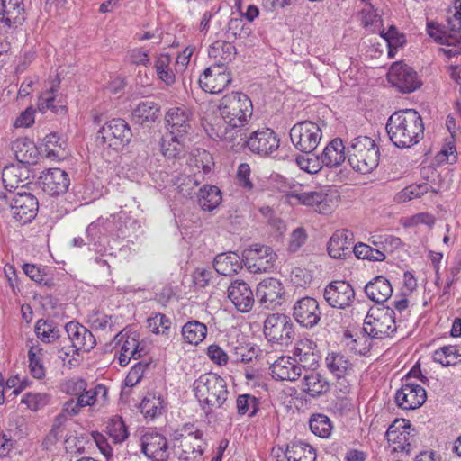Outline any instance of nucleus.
I'll list each match as a JSON object with an SVG mask.
<instances>
[{
    "mask_svg": "<svg viewBox=\"0 0 461 461\" xmlns=\"http://www.w3.org/2000/svg\"><path fill=\"white\" fill-rule=\"evenodd\" d=\"M352 233L347 230H337L328 243V253L333 258H340L349 254L352 248Z\"/></svg>",
    "mask_w": 461,
    "mask_h": 461,
    "instance_id": "36",
    "label": "nucleus"
},
{
    "mask_svg": "<svg viewBox=\"0 0 461 461\" xmlns=\"http://www.w3.org/2000/svg\"><path fill=\"white\" fill-rule=\"evenodd\" d=\"M149 363L140 361L135 364L129 371L124 384L126 387L131 388L140 382L143 377L144 372L149 367Z\"/></svg>",
    "mask_w": 461,
    "mask_h": 461,
    "instance_id": "62",
    "label": "nucleus"
},
{
    "mask_svg": "<svg viewBox=\"0 0 461 461\" xmlns=\"http://www.w3.org/2000/svg\"><path fill=\"white\" fill-rule=\"evenodd\" d=\"M189 170L192 174L196 172L198 175L209 174L213 166L212 155L204 150L198 149L197 153L194 154L189 160Z\"/></svg>",
    "mask_w": 461,
    "mask_h": 461,
    "instance_id": "47",
    "label": "nucleus"
},
{
    "mask_svg": "<svg viewBox=\"0 0 461 461\" xmlns=\"http://www.w3.org/2000/svg\"><path fill=\"white\" fill-rule=\"evenodd\" d=\"M69 342L78 351L89 352L95 346V339L92 332L77 321H69L65 325Z\"/></svg>",
    "mask_w": 461,
    "mask_h": 461,
    "instance_id": "27",
    "label": "nucleus"
},
{
    "mask_svg": "<svg viewBox=\"0 0 461 461\" xmlns=\"http://www.w3.org/2000/svg\"><path fill=\"white\" fill-rule=\"evenodd\" d=\"M42 348H31L28 352L29 368L34 378L41 379L45 376V367L43 365Z\"/></svg>",
    "mask_w": 461,
    "mask_h": 461,
    "instance_id": "56",
    "label": "nucleus"
},
{
    "mask_svg": "<svg viewBox=\"0 0 461 461\" xmlns=\"http://www.w3.org/2000/svg\"><path fill=\"white\" fill-rule=\"evenodd\" d=\"M193 386L194 395L206 415L221 408L230 394L225 379L212 372L201 375Z\"/></svg>",
    "mask_w": 461,
    "mask_h": 461,
    "instance_id": "3",
    "label": "nucleus"
},
{
    "mask_svg": "<svg viewBox=\"0 0 461 461\" xmlns=\"http://www.w3.org/2000/svg\"><path fill=\"white\" fill-rule=\"evenodd\" d=\"M308 239L306 230L303 227H298L294 230L287 242V251L289 253H296L305 244Z\"/></svg>",
    "mask_w": 461,
    "mask_h": 461,
    "instance_id": "60",
    "label": "nucleus"
},
{
    "mask_svg": "<svg viewBox=\"0 0 461 461\" xmlns=\"http://www.w3.org/2000/svg\"><path fill=\"white\" fill-rule=\"evenodd\" d=\"M0 21L6 25L21 24L24 21L23 0H0Z\"/></svg>",
    "mask_w": 461,
    "mask_h": 461,
    "instance_id": "34",
    "label": "nucleus"
},
{
    "mask_svg": "<svg viewBox=\"0 0 461 461\" xmlns=\"http://www.w3.org/2000/svg\"><path fill=\"white\" fill-rule=\"evenodd\" d=\"M58 357L63 361L64 365L75 366L79 362V351L72 343L64 345L58 348Z\"/></svg>",
    "mask_w": 461,
    "mask_h": 461,
    "instance_id": "61",
    "label": "nucleus"
},
{
    "mask_svg": "<svg viewBox=\"0 0 461 461\" xmlns=\"http://www.w3.org/2000/svg\"><path fill=\"white\" fill-rule=\"evenodd\" d=\"M9 209L16 221L26 224L36 217L39 203L37 198L30 193H16L12 197V204Z\"/></svg>",
    "mask_w": 461,
    "mask_h": 461,
    "instance_id": "16",
    "label": "nucleus"
},
{
    "mask_svg": "<svg viewBox=\"0 0 461 461\" xmlns=\"http://www.w3.org/2000/svg\"><path fill=\"white\" fill-rule=\"evenodd\" d=\"M303 387L309 395L314 397L326 393L330 388V384L322 375L311 372L303 377Z\"/></svg>",
    "mask_w": 461,
    "mask_h": 461,
    "instance_id": "45",
    "label": "nucleus"
},
{
    "mask_svg": "<svg viewBox=\"0 0 461 461\" xmlns=\"http://www.w3.org/2000/svg\"><path fill=\"white\" fill-rule=\"evenodd\" d=\"M108 402V388L103 384H95L86 386L77 399L70 398L63 403V411L69 417L77 416L84 408H101Z\"/></svg>",
    "mask_w": 461,
    "mask_h": 461,
    "instance_id": "7",
    "label": "nucleus"
},
{
    "mask_svg": "<svg viewBox=\"0 0 461 461\" xmlns=\"http://www.w3.org/2000/svg\"><path fill=\"white\" fill-rule=\"evenodd\" d=\"M284 287L276 278H266L259 282L256 289V296L263 308L274 309L281 305Z\"/></svg>",
    "mask_w": 461,
    "mask_h": 461,
    "instance_id": "21",
    "label": "nucleus"
},
{
    "mask_svg": "<svg viewBox=\"0 0 461 461\" xmlns=\"http://www.w3.org/2000/svg\"><path fill=\"white\" fill-rule=\"evenodd\" d=\"M231 82L227 67L211 65L199 77L200 87L210 94L222 92Z\"/></svg>",
    "mask_w": 461,
    "mask_h": 461,
    "instance_id": "17",
    "label": "nucleus"
},
{
    "mask_svg": "<svg viewBox=\"0 0 461 461\" xmlns=\"http://www.w3.org/2000/svg\"><path fill=\"white\" fill-rule=\"evenodd\" d=\"M325 366L327 369L338 379L345 378L349 375L354 366L349 358L340 352H329L325 357Z\"/></svg>",
    "mask_w": 461,
    "mask_h": 461,
    "instance_id": "35",
    "label": "nucleus"
},
{
    "mask_svg": "<svg viewBox=\"0 0 461 461\" xmlns=\"http://www.w3.org/2000/svg\"><path fill=\"white\" fill-rule=\"evenodd\" d=\"M243 264L244 260L239 254L229 252L217 255L213 261V267L218 274L230 276L241 270Z\"/></svg>",
    "mask_w": 461,
    "mask_h": 461,
    "instance_id": "32",
    "label": "nucleus"
},
{
    "mask_svg": "<svg viewBox=\"0 0 461 461\" xmlns=\"http://www.w3.org/2000/svg\"><path fill=\"white\" fill-rule=\"evenodd\" d=\"M171 62L172 59L169 54L161 53L156 58L154 64L158 79L167 86L176 83V75L170 67Z\"/></svg>",
    "mask_w": 461,
    "mask_h": 461,
    "instance_id": "42",
    "label": "nucleus"
},
{
    "mask_svg": "<svg viewBox=\"0 0 461 461\" xmlns=\"http://www.w3.org/2000/svg\"><path fill=\"white\" fill-rule=\"evenodd\" d=\"M295 197L304 205L315 206L323 203L327 194L320 191H312L298 194Z\"/></svg>",
    "mask_w": 461,
    "mask_h": 461,
    "instance_id": "64",
    "label": "nucleus"
},
{
    "mask_svg": "<svg viewBox=\"0 0 461 461\" xmlns=\"http://www.w3.org/2000/svg\"><path fill=\"white\" fill-rule=\"evenodd\" d=\"M323 297L330 306L345 309L353 303L355 291L346 281H333L324 288Z\"/></svg>",
    "mask_w": 461,
    "mask_h": 461,
    "instance_id": "18",
    "label": "nucleus"
},
{
    "mask_svg": "<svg viewBox=\"0 0 461 461\" xmlns=\"http://www.w3.org/2000/svg\"><path fill=\"white\" fill-rule=\"evenodd\" d=\"M220 118L208 123L205 131L210 138L229 145L232 149L244 147V126L253 113L249 97L240 92L225 95L219 104Z\"/></svg>",
    "mask_w": 461,
    "mask_h": 461,
    "instance_id": "1",
    "label": "nucleus"
},
{
    "mask_svg": "<svg viewBox=\"0 0 461 461\" xmlns=\"http://www.w3.org/2000/svg\"><path fill=\"white\" fill-rule=\"evenodd\" d=\"M160 107L155 102H140L133 110L132 117L139 123L154 122L159 115Z\"/></svg>",
    "mask_w": 461,
    "mask_h": 461,
    "instance_id": "43",
    "label": "nucleus"
},
{
    "mask_svg": "<svg viewBox=\"0 0 461 461\" xmlns=\"http://www.w3.org/2000/svg\"><path fill=\"white\" fill-rule=\"evenodd\" d=\"M398 422L396 420L390 425L385 433L388 447L392 453L402 452L409 454L411 447V425H406L404 420L401 421V424L404 425L397 426Z\"/></svg>",
    "mask_w": 461,
    "mask_h": 461,
    "instance_id": "25",
    "label": "nucleus"
},
{
    "mask_svg": "<svg viewBox=\"0 0 461 461\" xmlns=\"http://www.w3.org/2000/svg\"><path fill=\"white\" fill-rule=\"evenodd\" d=\"M291 357L282 356L270 366L271 375L279 381H295L302 375L301 366Z\"/></svg>",
    "mask_w": 461,
    "mask_h": 461,
    "instance_id": "28",
    "label": "nucleus"
},
{
    "mask_svg": "<svg viewBox=\"0 0 461 461\" xmlns=\"http://www.w3.org/2000/svg\"><path fill=\"white\" fill-rule=\"evenodd\" d=\"M311 431L316 436L327 438L332 431L330 420L324 414H314L309 421Z\"/></svg>",
    "mask_w": 461,
    "mask_h": 461,
    "instance_id": "54",
    "label": "nucleus"
},
{
    "mask_svg": "<svg viewBox=\"0 0 461 461\" xmlns=\"http://www.w3.org/2000/svg\"><path fill=\"white\" fill-rule=\"evenodd\" d=\"M42 190L49 195H59L68 191L70 179L67 172L60 168H50L40 176Z\"/></svg>",
    "mask_w": 461,
    "mask_h": 461,
    "instance_id": "26",
    "label": "nucleus"
},
{
    "mask_svg": "<svg viewBox=\"0 0 461 461\" xmlns=\"http://www.w3.org/2000/svg\"><path fill=\"white\" fill-rule=\"evenodd\" d=\"M115 338L118 339V343L122 344L118 357L120 366H126L131 359H139L146 354L137 333L121 331Z\"/></svg>",
    "mask_w": 461,
    "mask_h": 461,
    "instance_id": "23",
    "label": "nucleus"
},
{
    "mask_svg": "<svg viewBox=\"0 0 461 461\" xmlns=\"http://www.w3.org/2000/svg\"><path fill=\"white\" fill-rule=\"evenodd\" d=\"M461 31L446 32V30L437 23H427V33L437 43L446 45L447 48H441L439 51L447 57L451 58L461 54Z\"/></svg>",
    "mask_w": 461,
    "mask_h": 461,
    "instance_id": "14",
    "label": "nucleus"
},
{
    "mask_svg": "<svg viewBox=\"0 0 461 461\" xmlns=\"http://www.w3.org/2000/svg\"><path fill=\"white\" fill-rule=\"evenodd\" d=\"M386 131L390 140L398 148H411L424 135V123L414 109L394 112L387 120Z\"/></svg>",
    "mask_w": 461,
    "mask_h": 461,
    "instance_id": "2",
    "label": "nucleus"
},
{
    "mask_svg": "<svg viewBox=\"0 0 461 461\" xmlns=\"http://www.w3.org/2000/svg\"><path fill=\"white\" fill-rule=\"evenodd\" d=\"M322 137L319 124L312 121H302L290 129V139L294 148L305 154L312 153Z\"/></svg>",
    "mask_w": 461,
    "mask_h": 461,
    "instance_id": "10",
    "label": "nucleus"
},
{
    "mask_svg": "<svg viewBox=\"0 0 461 461\" xmlns=\"http://www.w3.org/2000/svg\"><path fill=\"white\" fill-rule=\"evenodd\" d=\"M321 312L316 299L305 296L295 301L293 306V316L303 327L312 328L321 320Z\"/></svg>",
    "mask_w": 461,
    "mask_h": 461,
    "instance_id": "20",
    "label": "nucleus"
},
{
    "mask_svg": "<svg viewBox=\"0 0 461 461\" xmlns=\"http://www.w3.org/2000/svg\"><path fill=\"white\" fill-rule=\"evenodd\" d=\"M316 348V343L309 339H303L296 342L293 354L301 367L313 369L318 366L320 356Z\"/></svg>",
    "mask_w": 461,
    "mask_h": 461,
    "instance_id": "29",
    "label": "nucleus"
},
{
    "mask_svg": "<svg viewBox=\"0 0 461 461\" xmlns=\"http://www.w3.org/2000/svg\"><path fill=\"white\" fill-rule=\"evenodd\" d=\"M227 296L236 310L242 313L249 312L255 303L253 291L242 280H235L228 286Z\"/></svg>",
    "mask_w": 461,
    "mask_h": 461,
    "instance_id": "24",
    "label": "nucleus"
},
{
    "mask_svg": "<svg viewBox=\"0 0 461 461\" xmlns=\"http://www.w3.org/2000/svg\"><path fill=\"white\" fill-rule=\"evenodd\" d=\"M38 108L41 113L50 111L53 113H63L66 109L61 98L58 99L57 96L54 95L52 88L41 94L39 97Z\"/></svg>",
    "mask_w": 461,
    "mask_h": 461,
    "instance_id": "52",
    "label": "nucleus"
},
{
    "mask_svg": "<svg viewBox=\"0 0 461 461\" xmlns=\"http://www.w3.org/2000/svg\"><path fill=\"white\" fill-rule=\"evenodd\" d=\"M203 432L194 424H185L179 432L175 433V439L179 440L181 448L179 459L184 461H197L203 455L204 445Z\"/></svg>",
    "mask_w": 461,
    "mask_h": 461,
    "instance_id": "9",
    "label": "nucleus"
},
{
    "mask_svg": "<svg viewBox=\"0 0 461 461\" xmlns=\"http://www.w3.org/2000/svg\"><path fill=\"white\" fill-rule=\"evenodd\" d=\"M296 164L302 170L309 174L318 173L324 166L321 158L312 153L298 156L296 158Z\"/></svg>",
    "mask_w": 461,
    "mask_h": 461,
    "instance_id": "58",
    "label": "nucleus"
},
{
    "mask_svg": "<svg viewBox=\"0 0 461 461\" xmlns=\"http://www.w3.org/2000/svg\"><path fill=\"white\" fill-rule=\"evenodd\" d=\"M436 193V190L432 188L428 183L411 184L399 192L395 199L399 203H405L415 198H420L429 191Z\"/></svg>",
    "mask_w": 461,
    "mask_h": 461,
    "instance_id": "51",
    "label": "nucleus"
},
{
    "mask_svg": "<svg viewBox=\"0 0 461 461\" xmlns=\"http://www.w3.org/2000/svg\"><path fill=\"white\" fill-rule=\"evenodd\" d=\"M132 132L129 124L122 119L107 122L97 132V146L108 154L119 151L131 140Z\"/></svg>",
    "mask_w": 461,
    "mask_h": 461,
    "instance_id": "6",
    "label": "nucleus"
},
{
    "mask_svg": "<svg viewBox=\"0 0 461 461\" xmlns=\"http://www.w3.org/2000/svg\"><path fill=\"white\" fill-rule=\"evenodd\" d=\"M388 80L403 93H411L421 86L416 71L402 62H395L391 66Z\"/></svg>",
    "mask_w": 461,
    "mask_h": 461,
    "instance_id": "15",
    "label": "nucleus"
},
{
    "mask_svg": "<svg viewBox=\"0 0 461 461\" xmlns=\"http://www.w3.org/2000/svg\"><path fill=\"white\" fill-rule=\"evenodd\" d=\"M365 293L371 301L383 303L392 296L393 286L385 276H377L366 285Z\"/></svg>",
    "mask_w": 461,
    "mask_h": 461,
    "instance_id": "30",
    "label": "nucleus"
},
{
    "mask_svg": "<svg viewBox=\"0 0 461 461\" xmlns=\"http://www.w3.org/2000/svg\"><path fill=\"white\" fill-rule=\"evenodd\" d=\"M242 18L243 14L232 12L228 17V23L220 30L221 37L226 38L227 40H234L238 36H240L244 27Z\"/></svg>",
    "mask_w": 461,
    "mask_h": 461,
    "instance_id": "49",
    "label": "nucleus"
},
{
    "mask_svg": "<svg viewBox=\"0 0 461 461\" xmlns=\"http://www.w3.org/2000/svg\"><path fill=\"white\" fill-rule=\"evenodd\" d=\"M237 411L240 415L248 414V416H254L258 410V403L256 397L250 394L239 395L236 400Z\"/></svg>",
    "mask_w": 461,
    "mask_h": 461,
    "instance_id": "59",
    "label": "nucleus"
},
{
    "mask_svg": "<svg viewBox=\"0 0 461 461\" xmlns=\"http://www.w3.org/2000/svg\"><path fill=\"white\" fill-rule=\"evenodd\" d=\"M396 330V313L393 308L385 306L370 308L364 320L365 335L372 339H383L392 337Z\"/></svg>",
    "mask_w": 461,
    "mask_h": 461,
    "instance_id": "5",
    "label": "nucleus"
},
{
    "mask_svg": "<svg viewBox=\"0 0 461 461\" xmlns=\"http://www.w3.org/2000/svg\"><path fill=\"white\" fill-rule=\"evenodd\" d=\"M24 274L35 283L43 285H50L51 280L41 269L32 264H24L23 267Z\"/></svg>",
    "mask_w": 461,
    "mask_h": 461,
    "instance_id": "63",
    "label": "nucleus"
},
{
    "mask_svg": "<svg viewBox=\"0 0 461 461\" xmlns=\"http://www.w3.org/2000/svg\"><path fill=\"white\" fill-rule=\"evenodd\" d=\"M276 254L271 247L254 244L243 251L244 265L250 273H266L274 268Z\"/></svg>",
    "mask_w": 461,
    "mask_h": 461,
    "instance_id": "11",
    "label": "nucleus"
},
{
    "mask_svg": "<svg viewBox=\"0 0 461 461\" xmlns=\"http://www.w3.org/2000/svg\"><path fill=\"white\" fill-rule=\"evenodd\" d=\"M203 176L196 172L192 174L183 173L175 176L172 179V185L183 197H190L195 194L196 187L202 183Z\"/></svg>",
    "mask_w": 461,
    "mask_h": 461,
    "instance_id": "39",
    "label": "nucleus"
},
{
    "mask_svg": "<svg viewBox=\"0 0 461 461\" xmlns=\"http://www.w3.org/2000/svg\"><path fill=\"white\" fill-rule=\"evenodd\" d=\"M348 162L353 170L368 174L375 170L380 160V150L375 141L367 136H358L347 146Z\"/></svg>",
    "mask_w": 461,
    "mask_h": 461,
    "instance_id": "4",
    "label": "nucleus"
},
{
    "mask_svg": "<svg viewBox=\"0 0 461 461\" xmlns=\"http://www.w3.org/2000/svg\"><path fill=\"white\" fill-rule=\"evenodd\" d=\"M420 375V370L411 369L395 394V402L402 410H415L420 408L427 399L425 389L415 383L409 382L411 377Z\"/></svg>",
    "mask_w": 461,
    "mask_h": 461,
    "instance_id": "12",
    "label": "nucleus"
},
{
    "mask_svg": "<svg viewBox=\"0 0 461 461\" xmlns=\"http://www.w3.org/2000/svg\"><path fill=\"white\" fill-rule=\"evenodd\" d=\"M245 145L252 153L267 157L279 148L280 140L272 129L262 128L251 132L249 137L246 136Z\"/></svg>",
    "mask_w": 461,
    "mask_h": 461,
    "instance_id": "13",
    "label": "nucleus"
},
{
    "mask_svg": "<svg viewBox=\"0 0 461 461\" xmlns=\"http://www.w3.org/2000/svg\"><path fill=\"white\" fill-rule=\"evenodd\" d=\"M141 450L154 461H167L169 456L167 438L154 430H149L141 437Z\"/></svg>",
    "mask_w": 461,
    "mask_h": 461,
    "instance_id": "22",
    "label": "nucleus"
},
{
    "mask_svg": "<svg viewBox=\"0 0 461 461\" xmlns=\"http://www.w3.org/2000/svg\"><path fill=\"white\" fill-rule=\"evenodd\" d=\"M264 335L272 343L288 346L294 339V325L285 314H269L264 321Z\"/></svg>",
    "mask_w": 461,
    "mask_h": 461,
    "instance_id": "8",
    "label": "nucleus"
},
{
    "mask_svg": "<svg viewBox=\"0 0 461 461\" xmlns=\"http://www.w3.org/2000/svg\"><path fill=\"white\" fill-rule=\"evenodd\" d=\"M35 333L42 342L52 343L60 337L59 327L53 322L45 320H39L35 325Z\"/></svg>",
    "mask_w": 461,
    "mask_h": 461,
    "instance_id": "48",
    "label": "nucleus"
},
{
    "mask_svg": "<svg viewBox=\"0 0 461 461\" xmlns=\"http://www.w3.org/2000/svg\"><path fill=\"white\" fill-rule=\"evenodd\" d=\"M183 137L171 132L167 133L161 140V151L167 158H176L184 152Z\"/></svg>",
    "mask_w": 461,
    "mask_h": 461,
    "instance_id": "46",
    "label": "nucleus"
},
{
    "mask_svg": "<svg viewBox=\"0 0 461 461\" xmlns=\"http://www.w3.org/2000/svg\"><path fill=\"white\" fill-rule=\"evenodd\" d=\"M167 402L161 393H148L142 399L140 408L146 419L153 420L163 414Z\"/></svg>",
    "mask_w": 461,
    "mask_h": 461,
    "instance_id": "38",
    "label": "nucleus"
},
{
    "mask_svg": "<svg viewBox=\"0 0 461 461\" xmlns=\"http://www.w3.org/2000/svg\"><path fill=\"white\" fill-rule=\"evenodd\" d=\"M347 147L341 139L336 138L328 143L321 153V160L325 167L332 168L338 167L345 162L348 158Z\"/></svg>",
    "mask_w": 461,
    "mask_h": 461,
    "instance_id": "33",
    "label": "nucleus"
},
{
    "mask_svg": "<svg viewBox=\"0 0 461 461\" xmlns=\"http://www.w3.org/2000/svg\"><path fill=\"white\" fill-rule=\"evenodd\" d=\"M206 335V325L198 321H190L182 327V336L186 343L198 345Z\"/></svg>",
    "mask_w": 461,
    "mask_h": 461,
    "instance_id": "44",
    "label": "nucleus"
},
{
    "mask_svg": "<svg viewBox=\"0 0 461 461\" xmlns=\"http://www.w3.org/2000/svg\"><path fill=\"white\" fill-rule=\"evenodd\" d=\"M353 252L357 258L370 261H384L385 259L384 252L380 249H374L370 245L362 242L354 245Z\"/></svg>",
    "mask_w": 461,
    "mask_h": 461,
    "instance_id": "57",
    "label": "nucleus"
},
{
    "mask_svg": "<svg viewBox=\"0 0 461 461\" xmlns=\"http://www.w3.org/2000/svg\"><path fill=\"white\" fill-rule=\"evenodd\" d=\"M12 149L17 161L23 165H34L39 157V150L33 141L27 138H19L12 144Z\"/></svg>",
    "mask_w": 461,
    "mask_h": 461,
    "instance_id": "37",
    "label": "nucleus"
},
{
    "mask_svg": "<svg viewBox=\"0 0 461 461\" xmlns=\"http://www.w3.org/2000/svg\"><path fill=\"white\" fill-rule=\"evenodd\" d=\"M193 118V113L188 107L174 106L165 114L166 127L172 134L185 136L192 129Z\"/></svg>",
    "mask_w": 461,
    "mask_h": 461,
    "instance_id": "19",
    "label": "nucleus"
},
{
    "mask_svg": "<svg viewBox=\"0 0 461 461\" xmlns=\"http://www.w3.org/2000/svg\"><path fill=\"white\" fill-rule=\"evenodd\" d=\"M147 326L152 333L168 337L171 328V321L165 314L157 312L153 313L147 319Z\"/></svg>",
    "mask_w": 461,
    "mask_h": 461,
    "instance_id": "55",
    "label": "nucleus"
},
{
    "mask_svg": "<svg viewBox=\"0 0 461 461\" xmlns=\"http://www.w3.org/2000/svg\"><path fill=\"white\" fill-rule=\"evenodd\" d=\"M285 456L287 461H315L317 457L315 449L303 441L288 444Z\"/></svg>",
    "mask_w": 461,
    "mask_h": 461,
    "instance_id": "40",
    "label": "nucleus"
},
{
    "mask_svg": "<svg viewBox=\"0 0 461 461\" xmlns=\"http://www.w3.org/2000/svg\"><path fill=\"white\" fill-rule=\"evenodd\" d=\"M106 431L114 443H122L129 437L127 427L120 416H113L108 420Z\"/></svg>",
    "mask_w": 461,
    "mask_h": 461,
    "instance_id": "53",
    "label": "nucleus"
},
{
    "mask_svg": "<svg viewBox=\"0 0 461 461\" xmlns=\"http://www.w3.org/2000/svg\"><path fill=\"white\" fill-rule=\"evenodd\" d=\"M221 193L215 185H204L198 193V204L207 212L213 211L221 203Z\"/></svg>",
    "mask_w": 461,
    "mask_h": 461,
    "instance_id": "41",
    "label": "nucleus"
},
{
    "mask_svg": "<svg viewBox=\"0 0 461 461\" xmlns=\"http://www.w3.org/2000/svg\"><path fill=\"white\" fill-rule=\"evenodd\" d=\"M229 41L218 40L210 46L208 55L213 60V66L227 67L234 59L237 54L236 48Z\"/></svg>",
    "mask_w": 461,
    "mask_h": 461,
    "instance_id": "31",
    "label": "nucleus"
},
{
    "mask_svg": "<svg viewBox=\"0 0 461 461\" xmlns=\"http://www.w3.org/2000/svg\"><path fill=\"white\" fill-rule=\"evenodd\" d=\"M461 357L457 346H443L433 352L432 358L443 366H454Z\"/></svg>",
    "mask_w": 461,
    "mask_h": 461,
    "instance_id": "50",
    "label": "nucleus"
}]
</instances>
